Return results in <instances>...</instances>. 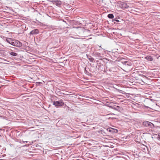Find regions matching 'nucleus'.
<instances>
[{
    "label": "nucleus",
    "instance_id": "f257e3e1",
    "mask_svg": "<svg viewBox=\"0 0 160 160\" xmlns=\"http://www.w3.org/2000/svg\"><path fill=\"white\" fill-rule=\"evenodd\" d=\"M11 45L17 47H21L22 45V43L14 39H12V41L11 42Z\"/></svg>",
    "mask_w": 160,
    "mask_h": 160
},
{
    "label": "nucleus",
    "instance_id": "f03ea898",
    "mask_svg": "<svg viewBox=\"0 0 160 160\" xmlns=\"http://www.w3.org/2000/svg\"><path fill=\"white\" fill-rule=\"evenodd\" d=\"M122 63L124 65V68H128L129 67L132 65V62L130 61H122Z\"/></svg>",
    "mask_w": 160,
    "mask_h": 160
},
{
    "label": "nucleus",
    "instance_id": "7ed1b4c3",
    "mask_svg": "<svg viewBox=\"0 0 160 160\" xmlns=\"http://www.w3.org/2000/svg\"><path fill=\"white\" fill-rule=\"evenodd\" d=\"M64 104V102L62 99H61L58 101H54L53 102V105H54L56 107H61L63 106Z\"/></svg>",
    "mask_w": 160,
    "mask_h": 160
},
{
    "label": "nucleus",
    "instance_id": "20e7f679",
    "mask_svg": "<svg viewBox=\"0 0 160 160\" xmlns=\"http://www.w3.org/2000/svg\"><path fill=\"white\" fill-rule=\"evenodd\" d=\"M143 125L146 127L150 126L151 127L153 126V124L152 123L147 121L144 122L143 123Z\"/></svg>",
    "mask_w": 160,
    "mask_h": 160
},
{
    "label": "nucleus",
    "instance_id": "39448f33",
    "mask_svg": "<svg viewBox=\"0 0 160 160\" xmlns=\"http://www.w3.org/2000/svg\"><path fill=\"white\" fill-rule=\"evenodd\" d=\"M54 4L56 5L57 6H60L62 4L60 0H54L52 2Z\"/></svg>",
    "mask_w": 160,
    "mask_h": 160
},
{
    "label": "nucleus",
    "instance_id": "423d86ee",
    "mask_svg": "<svg viewBox=\"0 0 160 160\" xmlns=\"http://www.w3.org/2000/svg\"><path fill=\"white\" fill-rule=\"evenodd\" d=\"M8 52L10 54V56L12 58L17 56L18 55V53L15 52H11L10 51H8Z\"/></svg>",
    "mask_w": 160,
    "mask_h": 160
},
{
    "label": "nucleus",
    "instance_id": "0eeeda50",
    "mask_svg": "<svg viewBox=\"0 0 160 160\" xmlns=\"http://www.w3.org/2000/svg\"><path fill=\"white\" fill-rule=\"evenodd\" d=\"M39 32V31L38 29H35L33 30H32L30 33L29 34L30 35H33V34H36L38 33Z\"/></svg>",
    "mask_w": 160,
    "mask_h": 160
},
{
    "label": "nucleus",
    "instance_id": "6e6552de",
    "mask_svg": "<svg viewBox=\"0 0 160 160\" xmlns=\"http://www.w3.org/2000/svg\"><path fill=\"white\" fill-rule=\"evenodd\" d=\"M122 6V8H128L129 7V6L125 3H123Z\"/></svg>",
    "mask_w": 160,
    "mask_h": 160
},
{
    "label": "nucleus",
    "instance_id": "1a4fd4ad",
    "mask_svg": "<svg viewBox=\"0 0 160 160\" xmlns=\"http://www.w3.org/2000/svg\"><path fill=\"white\" fill-rule=\"evenodd\" d=\"M145 58L148 60L152 61L153 58L151 56H148L145 57Z\"/></svg>",
    "mask_w": 160,
    "mask_h": 160
},
{
    "label": "nucleus",
    "instance_id": "9d476101",
    "mask_svg": "<svg viewBox=\"0 0 160 160\" xmlns=\"http://www.w3.org/2000/svg\"><path fill=\"white\" fill-rule=\"evenodd\" d=\"M12 39L10 38H8L6 39V41L7 42L11 44V42L12 41Z\"/></svg>",
    "mask_w": 160,
    "mask_h": 160
},
{
    "label": "nucleus",
    "instance_id": "9b49d317",
    "mask_svg": "<svg viewBox=\"0 0 160 160\" xmlns=\"http://www.w3.org/2000/svg\"><path fill=\"white\" fill-rule=\"evenodd\" d=\"M108 17L110 19H112L114 18V16L112 14H109L108 15Z\"/></svg>",
    "mask_w": 160,
    "mask_h": 160
},
{
    "label": "nucleus",
    "instance_id": "f8f14e48",
    "mask_svg": "<svg viewBox=\"0 0 160 160\" xmlns=\"http://www.w3.org/2000/svg\"><path fill=\"white\" fill-rule=\"evenodd\" d=\"M5 52V50H1L0 51V53L2 55H4Z\"/></svg>",
    "mask_w": 160,
    "mask_h": 160
},
{
    "label": "nucleus",
    "instance_id": "ddd939ff",
    "mask_svg": "<svg viewBox=\"0 0 160 160\" xmlns=\"http://www.w3.org/2000/svg\"><path fill=\"white\" fill-rule=\"evenodd\" d=\"M95 55L96 56L98 57H101V54L100 53L98 52H96L95 53Z\"/></svg>",
    "mask_w": 160,
    "mask_h": 160
},
{
    "label": "nucleus",
    "instance_id": "4468645a",
    "mask_svg": "<svg viewBox=\"0 0 160 160\" xmlns=\"http://www.w3.org/2000/svg\"><path fill=\"white\" fill-rule=\"evenodd\" d=\"M114 115V114L113 113H112V114H107L106 115V117H107V118H108V119H110L111 118V117H109V116L110 115Z\"/></svg>",
    "mask_w": 160,
    "mask_h": 160
},
{
    "label": "nucleus",
    "instance_id": "2eb2a0df",
    "mask_svg": "<svg viewBox=\"0 0 160 160\" xmlns=\"http://www.w3.org/2000/svg\"><path fill=\"white\" fill-rule=\"evenodd\" d=\"M42 84V82H36V85L37 86L40 85Z\"/></svg>",
    "mask_w": 160,
    "mask_h": 160
},
{
    "label": "nucleus",
    "instance_id": "dca6fc26",
    "mask_svg": "<svg viewBox=\"0 0 160 160\" xmlns=\"http://www.w3.org/2000/svg\"><path fill=\"white\" fill-rule=\"evenodd\" d=\"M157 136V137H156V138L158 140L160 141V136Z\"/></svg>",
    "mask_w": 160,
    "mask_h": 160
},
{
    "label": "nucleus",
    "instance_id": "f3484780",
    "mask_svg": "<svg viewBox=\"0 0 160 160\" xmlns=\"http://www.w3.org/2000/svg\"><path fill=\"white\" fill-rule=\"evenodd\" d=\"M119 108V106H117V107H116V108H114L115 109V110H117V108Z\"/></svg>",
    "mask_w": 160,
    "mask_h": 160
},
{
    "label": "nucleus",
    "instance_id": "a211bd4d",
    "mask_svg": "<svg viewBox=\"0 0 160 160\" xmlns=\"http://www.w3.org/2000/svg\"><path fill=\"white\" fill-rule=\"evenodd\" d=\"M114 21H116L117 22H119V20H115Z\"/></svg>",
    "mask_w": 160,
    "mask_h": 160
},
{
    "label": "nucleus",
    "instance_id": "6ab92c4d",
    "mask_svg": "<svg viewBox=\"0 0 160 160\" xmlns=\"http://www.w3.org/2000/svg\"><path fill=\"white\" fill-rule=\"evenodd\" d=\"M155 135L160 136V133H158V135L156 134Z\"/></svg>",
    "mask_w": 160,
    "mask_h": 160
},
{
    "label": "nucleus",
    "instance_id": "aec40b11",
    "mask_svg": "<svg viewBox=\"0 0 160 160\" xmlns=\"http://www.w3.org/2000/svg\"><path fill=\"white\" fill-rule=\"evenodd\" d=\"M11 52H12V51H14V50L13 49H10V50Z\"/></svg>",
    "mask_w": 160,
    "mask_h": 160
},
{
    "label": "nucleus",
    "instance_id": "412c9836",
    "mask_svg": "<svg viewBox=\"0 0 160 160\" xmlns=\"http://www.w3.org/2000/svg\"><path fill=\"white\" fill-rule=\"evenodd\" d=\"M27 142H28L27 141H24L23 142L25 143H27Z\"/></svg>",
    "mask_w": 160,
    "mask_h": 160
},
{
    "label": "nucleus",
    "instance_id": "4be33fe9",
    "mask_svg": "<svg viewBox=\"0 0 160 160\" xmlns=\"http://www.w3.org/2000/svg\"><path fill=\"white\" fill-rule=\"evenodd\" d=\"M118 91L119 92H121V91H122V90H118Z\"/></svg>",
    "mask_w": 160,
    "mask_h": 160
},
{
    "label": "nucleus",
    "instance_id": "5701e85b",
    "mask_svg": "<svg viewBox=\"0 0 160 160\" xmlns=\"http://www.w3.org/2000/svg\"><path fill=\"white\" fill-rule=\"evenodd\" d=\"M99 47H100V48H101L102 49H102V48L101 47V46H99Z\"/></svg>",
    "mask_w": 160,
    "mask_h": 160
},
{
    "label": "nucleus",
    "instance_id": "b1692460",
    "mask_svg": "<svg viewBox=\"0 0 160 160\" xmlns=\"http://www.w3.org/2000/svg\"><path fill=\"white\" fill-rule=\"evenodd\" d=\"M145 107L146 108H148V107H147L146 106H145Z\"/></svg>",
    "mask_w": 160,
    "mask_h": 160
},
{
    "label": "nucleus",
    "instance_id": "393cba45",
    "mask_svg": "<svg viewBox=\"0 0 160 160\" xmlns=\"http://www.w3.org/2000/svg\"><path fill=\"white\" fill-rule=\"evenodd\" d=\"M12 49H16V48H12Z\"/></svg>",
    "mask_w": 160,
    "mask_h": 160
},
{
    "label": "nucleus",
    "instance_id": "a878e982",
    "mask_svg": "<svg viewBox=\"0 0 160 160\" xmlns=\"http://www.w3.org/2000/svg\"><path fill=\"white\" fill-rule=\"evenodd\" d=\"M0 160H3V159H0Z\"/></svg>",
    "mask_w": 160,
    "mask_h": 160
}]
</instances>
